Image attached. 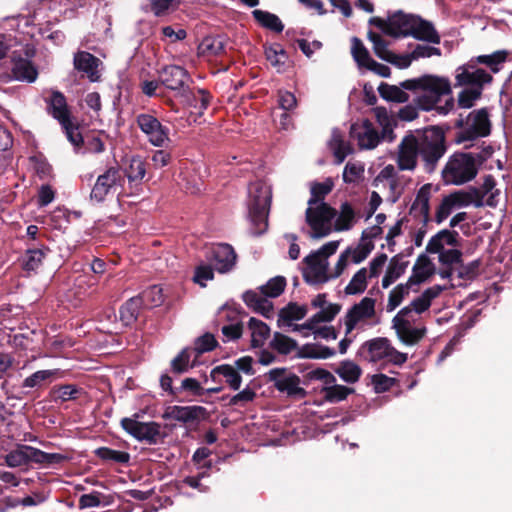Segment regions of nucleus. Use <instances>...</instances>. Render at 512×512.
Here are the masks:
<instances>
[{
    "label": "nucleus",
    "mask_w": 512,
    "mask_h": 512,
    "mask_svg": "<svg viewBox=\"0 0 512 512\" xmlns=\"http://www.w3.org/2000/svg\"><path fill=\"white\" fill-rule=\"evenodd\" d=\"M141 301L138 298H131L120 308V320L124 325H130L136 320L139 313Z\"/></svg>",
    "instance_id": "obj_47"
},
{
    "label": "nucleus",
    "mask_w": 512,
    "mask_h": 512,
    "mask_svg": "<svg viewBox=\"0 0 512 512\" xmlns=\"http://www.w3.org/2000/svg\"><path fill=\"white\" fill-rule=\"evenodd\" d=\"M5 463L11 468H17L36 463V448L28 445H19L16 449L7 453L4 457Z\"/></svg>",
    "instance_id": "obj_27"
},
{
    "label": "nucleus",
    "mask_w": 512,
    "mask_h": 512,
    "mask_svg": "<svg viewBox=\"0 0 512 512\" xmlns=\"http://www.w3.org/2000/svg\"><path fill=\"white\" fill-rule=\"evenodd\" d=\"M218 375H221L225 378V382L231 389H240L242 377L234 366L228 364L216 366L211 371V377L212 379H215Z\"/></svg>",
    "instance_id": "obj_32"
},
{
    "label": "nucleus",
    "mask_w": 512,
    "mask_h": 512,
    "mask_svg": "<svg viewBox=\"0 0 512 512\" xmlns=\"http://www.w3.org/2000/svg\"><path fill=\"white\" fill-rule=\"evenodd\" d=\"M368 269L363 267L359 269L351 278L349 283L346 285L344 292L347 295H357L363 293L368 284Z\"/></svg>",
    "instance_id": "obj_38"
},
{
    "label": "nucleus",
    "mask_w": 512,
    "mask_h": 512,
    "mask_svg": "<svg viewBox=\"0 0 512 512\" xmlns=\"http://www.w3.org/2000/svg\"><path fill=\"white\" fill-rule=\"evenodd\" d=\"M121 426L127 433L141 441L156 443L160 436V426L155 422H140L134 418H124Z\"/></svg>",
    "instance_id": "obj_15"
},
{
    "label": "nucleus",
    "mask_w": 512,
    "mask_h": 512,
    "mask_svg": "<svg viewBox=\"0 0 512 512\" xmlns=\"http://www.w3.org/2000/svg\"><path fill=\"white\" fill-rule=\"evenodd\" d=\"M122 182L123 178L119 169L115 167L107 169L103 174L98 176L91 191V199L96 202L104 201L108 195L117 191V188L121 186Z\"/></svg>",
    "instance_id": "obj_13"
},
{
    "label": "nucleus",
    "mask_w": 512,
    "mask_h": 512,
    "mask_svg": "<svg viewBox=\"0 0 512 512\" xmlns=\"http://www.w3.org/2000/svg\"><path fill=\"white\" fill-rule=\"evenodd\" d=\"M195 351L190 348L183 349L181 353L172 361V369L174 372L183 373L187 371L194 364H190V358Z\"/></svg>",
    "instance_id": "obj_59"
},
{
    "label": "nucleus",
    "mask_w": 512,
    "mask_h": 512,
    "mask_svg": "<svg viewBox=\"0 0 512 512\" xmlns=\"http://www.w3.org/2000/svg\"><path fill=\"white\" fill-rule=\"evenodd\" d=\"M402 88V86L398 87L395 85L381 84L378 91L381 97L386 100L404 103L408 101L409 96Z\"/></svg>",
    "instance_id": "obj_45"
},
{
    "label": "nucleus",
    "mask_w": 512,
    "mask_h": 512,
    "mask_svg": "<svg viewBox=\"0 0 512 512\" xmlns=\"http://www.w3.org/2000/svg\"><path fill=\"white\" fill-rule=\"evenodd\" d=\"M442 287L435 285L427 288L421 295L411 301V303L403 309L409 310V316L415 317V314H421L429 309L432 301L436 299L442 292Z\"/></svg>",
    "instance_id": "obj_26"
},
{
    "label": "nucleus",
    "mask_w": 512,
    "mask_h": 512,
    "mask_svg": "<svg viewBox=\"0 0 512 512\" xmlns=\"http://www.w3.org/2000/svg\"><path fill=\"white\" fill-rule=\"evenodd\" d=\"M407 263L402 261L398 256H394L390 259L385 275L382 279V287L388 288L397 279H399L405 272Z\"/></svg>",
    "instance_id": "obj_34"
},
{
    "label": "nucleus",
    "mask_w": 512,
    "mask_h": 512,
    "mask_svg": "<svg viewBox=\"0 0 512 512\" xmlns=\"http://www.w3.org/2000/svg\"><path fill=\"white\" fill-rule=\"evenodd\" d=\"M404 89L420 91L417 104L422 110L436 108L443 96L451 95V83L448 78L437 75H423L419 78L408 79L401 83Z\"/></svg>",
    "instance_id": "obj_2"
},
{
    "label": "nucleus",
    "mask_w": 512,
    "mask_h": 512,
    "mask_svg": "<svg viewBox=\"0 0 512 512\" xmlns=\"http://www.w3.org/2000/svg\"><path fill=\"white\" fill-rule=\"evenodd\" d=\"M50 110L53 117L56 118L61 125H65L67 121L70 120L66 99L60 92L52 93L50 98Z\"/></svg>",
    "instance_id": "obj_35"
},
{
    "label": "nucleus",
    "mask_w": 512,
    "mask_h": 512,
    "mask_svg": "<svg viewBox=\"0 0 512 512\" xmlns=\"http://www.w3.org/2000/svg\"><path fill=\"white\" fill-rule=\"evenodd\" d=\"M209 261L219 273L229 272L236 264V253L228 244H217L211 248Z\"/></svg>",
    "instance_id": "obj_18"
},
{
    "label": "nucleus",
    "mask_w": 512,
    "mask_h": 512,
    "mask_svg": "<svg viewBox=\"0 0 512 512\" xmlns=\"http://www.w3.org/2000/svg\"><path fill=\"white\" fill-rule=\"evenodd\" d=\"M329 146L333 151L337 164H341L352 153L350 145L343 140L342 135L336 130L332 133Z\"/></svg>",
    "instance_id": "obj_39"
},
{
    "label": "nucleus",
    "mask_w": 512,
    "mask_h": 512,
    "mask_svg": "<svg viewBox=\"0 0 512 512\" xmlns=\"http://www.w3.org/2000/svg\"><path fill=\"white\" fill-rule=\"evenodd\" d=\"M286 286V280L282 276H276L270 279L265 285L261 286L259 289L261 292L270 298L278 297Z\"/></svg>",
    "instance_id": "obj_51"
},
{
    "label": "nucleus",
    "mask_w": 512,
    "mask_h": 512,
    "mask_svg": "<svg viewBox=\"0 0 512 512\" xmlns=\"http://www.w3.org/2000/svg\"><path fill=\"white\" fill-rule=\"evenodd\" d=\"M368 38L373 44L374 53L379 58L386 61L387 57L391 53V51L387 47L386 41L379 34L374 33L372 31L368 32Z\"/></svg>",
    "instance_id": "obj_63"
},
{
    "label": "nucleus",
    "mask_w": 512,
    "mask_h": 512,
    "mask_svg": "<svg viewBox=\"0 0 512 512\" xmlns=\"http://www.w3.org/2000/svg\"><path fill=\"white\" fill-rule=\"evenodd\" d=\"M373 249V242L361 239L360 243L356 247H348L340 253L337 259V270L342 271L343 273L350 264H359L363 262Z\"/></svg>",
    "instance_id": "obj_17"
},
{
    "label": "nucleus",
    "mask_w": 512,
    "mask_h": 512,
    "mask_svg": "<svg viewBox=\"0 0 512 512\" xmlns=\"http://www.w3.org/2000/svg\"><path fill=\"white\" fill-rule=\"evenodd\" d=\"M455 79L457 86L481 87L482 90L484 84L491 82L492 76L469 63L457 68Z\"/></svg>",
    "instance_id": "obj_16"
},
{
    "label": "nucleus",
    "mask_w": 512,
    "mask_h": 512,
    "mask_svg": "<svg viewBox=\"0 0 512 512\" xmlns=\"http://www.w3.org/2000/svg\"><path fill=\"white\" fill-rule=\"evenodd\" d=\"M374 115L378 124L382 128V138L388 141H393L395 138L393 128L396 125L394 116L383 107H376L374 109Z\"/></svg>",
    "instance_id": "obj_33"
},
{
    "label": "nucleus",
    "mask_w": 512,
    "mask_h": 512,
    "mask_svg": "<svg viewBox=\"0 0 512 512\" xmlns=\"http://www.w3.org/2000/svg\"><path fill=\"white\" fill-rule=\"evenodd\" d=\"M265 56L267 61L275 67L278 71H280L286 60L287 55L285 51L282 49L280 45H272L265 49Z\"/></svg>",
    "instance_id": "obj_50"
},
{
    "label": "nucleus",
    "mask_w": 512,
    "mask_h": 512,
    "mask_svg": "<svg viewBox=\"0 0 512 512\" xmlns=\"http://www.w3.org/2000/svg\"><path fill=\"white\" fill-rule=\"evenodd\" d=\"M485 194V203L489 207H496L500 199V190L495 188V180L492 177H486L482 185Z\"/></svg>",
    "instance_id": "obj_53"
},
{
    "label": "nucleus",
    "mask_w": 512,
    "mask_h": 512,
    "mask_svg": "<svg viewBox=\"0 0 512 512\" xmlns=\"http://www.w3.org/2000/svg\"><path fill=\"white\" fill-rule=\"evenodd\" d=\"M159 78L161 83L171 90L184 89L190 80L187 72L182 67L175 65L165 67L160 72Z\"/></svg>",
    "instance_id": "obj_24"
},
{
    "label": "nucleus",
    "mask_w": 512,
    "mask_h": 512,
    "mask_svg": "<svg viewBox=\"0 0 512 512\" xmlns=\"http://www.w3.org/2000/svg\"><path fill=\"white\" fill-rule=\"evenodd\" d=\"M411 136L417 140V148L427 164L434 166L444 155V133L440 128L431 126L424 130H417L411 133Z\"/></svg>",
    "instance_id": "obj_5"
},
{
    "label": "nucleus",
    "mask_w": 512,
    "mask_h": 512,
    "mask_svg": "<svg viewBox=\"0 0 512 512\" xmlns=\"http://www.w3.org/2000/svg\"><path fill=\"white\" fill-rule=\"evenodd\" d=\"M114 501L111 495H104L98 491H93L89 494H83L79 498L80 509L97 508L100 506H108Z\"/></svg>",
    "instance_id": "obj_36"
},
{
    "label": "nucleus",
    "mask_w": 512,
    "mask_h": 512,
    "mask_svg": "<svg viewBox=\"0 0 512 512\" xmlns=\"http://www.w3.org/2000/svg\"><path fill=\"white\" fill-rule=\"evenodd\" d=\"M351 54L359 68H368L373 59L363 43L356 37L351 40Z\"/></svg>",
    "instance_id": "obj_43"
},
{
    "label": "nucleus",
    "mask_w": 512,
    "mask_h": 512,
    "mask_svg": "<svg viewBox=\"0 0 512 512\" xmlns=\"http://www.w3.org/2000/svg\"><path fill=\"white\" fill-rule=\"evenodd\" d=\"M350 133L361 149H374L380 142L378 132L368 120L353 124Z\"/></svg>",
    "instance_id": "obj_20"
},
{
    "label": "nucleus",
    "mask_w": 512,
    "mask_h": 512,
    "mask_svg": "<svg viewBox=\"0 0 512 512\" xmlns=\"http://www.w3.org/2000/svg\"><path fill=\"white\" fill-rule=\"evenodd\" d=\"M227 40L223 36L205 37L198 46V52L202 56H219L225 52Z\"/></svg>",
    "instance_id": "obj_31"
},
{
    "label": "nucleus",
    "mask_w": 512,
    "mask_h": 512,
    "mask_svg": "<svg viewBox=\"0 0 512 512\" xmlns=\"http://www.w3.org/2000/svg\"><path fill=\"white\" fill-rule=\"evenodd\" d=\"M375 304V299L364 297L347 311L344 317L346 335L354 329H364L374 323L376 316Z\"/></svg>",
    "instance_id": "obj_11"
},
{
    "label": "nucleus",
    "mask_w": 512,
    "mask_h": 512,
    "mask_svg": "<svg viewBox=\"0 0 512 512\" xmlns=\"http://www.w3.org/2000/svg\"><path fill=\"white\" fill-rule=\"evenodd\" d=\"M433 186L430 183L424 184L416 193V197L410 208V215L418 219L422 224H426L429 220L430 205L429 201L432 196Z\"/></svg>",
    "instance_id": "obj_22"
},
{
    "label": "nucleus",
    "mask_w": 512,
    "mask_h": 512,
    "mask_svg": "<svg viewBox=\"0 0 512 512\" xmlns=\"http://www.w3.org/2000/svg\"><path fill=\"white\" fill-rule=\"evenodd\" d=\"M249 216L255 226L254 234H261L267 229V217L272 198L271 187L263 181H256L249 186Z\"/></svg>",
    "instance_id": "obj_4"
},
{
    "label": "nucleus",
    "mask_w": 512,
    "mask_h": 512,
    "mask_svg": "<svg viewBox=\"0 0 512 512\" xmlns=\"http://www.w3.org/2000/svg\"><path fill=\"white\" fill-rule=\"evenodd\" d=\"M78 392L74 385L57 386L51 390V397L54 401L64 402L75 399Z\"/></svg>",
    "instance_id": "obj_62"
},
{
    "label": "nucleus",
    "mask_w": 512,
    "mask_h": 512,
    "mask_svg": "<svg viewBox=\"0 0 512 512\" xmlns=\"http://www.w3.org/2000/svg\"><path fill=\"white\" fill-rule=\"evenodd\" d=\"M333 188V181L326 179L322 183H313L311 185V198L308 201L323 202L322 199L330 193Z\"/></svg>",
    "instance_id": "obj_64"
},
{
    "label": "nucleus",
    "mask_w": 512,
    "mask_h": 512,
    "mask_svg": "<svg viewBox=\"0 0 512 512\" xmlns=\"http://www.w3.org/2000/svg\"><path fill=\"white\" fill-rule=\"evenodd\" d=\"M469 199V195L463 190L455 191L443 197L436 210V222L440 224L447 219L453 211L469 206Z\"/></svg>",
    "instance_id": "obj_19"
},
{
    "label": "nucleus",
    "mask_w": 512,
    "mask_h": 512,
    "mask_svg": "<svg viewBox=\"0 0 512 512\" xmlns=\"http://www.w3.org/2000/svg\"><path fill=\"white\" fill-rule=\"evenodd\" d=\"M303 264V278L311 285L324 284L342 275V271L337 270V262L330 267L329 261L315 252L307 255L303 259Z\"/></svg>",
    "instance_id": "obj_6"
},
{
    "label": "nucleus",
    "mask_w": 512,
    "mask_h": 512,
    "mask_svg": "<svg viewBox=\"0 0 512 512\" xmlns=\"http://www.w3.org/2000/svg\"><path fill=\"white\" fill-rule=\"evenodd\" d=\"M356 221L355 213L348 203L341 205L340 214L335 221V229L337 231L349 230Z\"/></svg>",
    "instance_id": "obj_48"
},
{
    "label": "nucleus",
    "mask_w": 512,
    "mask_h": 512,
    "mask_svg": "<svg viewBox=\"0 0 512 512\" xmlns=\"http://www.w3.org/2000/svg\"><path fill=\"white\" fill-rule=\"evenodd\" d=\"M458 233L447 229L434 235L426 246V252L439 255V262L444 265L457 263L461 253L456 249Z\"/></svg>",
    "instance_id": "obj_9"
},
{
    "label": "nucleus",
    "mask_w": 512,
    "mask_h": 512,
    "mask_svg": "<svg viewBox=\"0 0 512 512\" xmlns=\"http://www.w3.org/2000/svg\"><path fill=\"white\" fill-rule=\"evenodd\" d=\"M271 345L275 350L282 354H288L296 348V342L281 333L274 334Z\"/></svg>",
    "instance_id": "obj_61"
},
{
    "label": "nucleus",
    "mask_w": 512,
    "mask_h": 512,
    "mask_svg": "<svg viewBox=\"0 0 512 512\" xmlns=\"http://www.w3.org/2000/svg\"><path fill=\"white\" fill-rule=\"evenodd\" d=\"M271 378L275 382V387L281 391L287 393L289 396L303 397L305 391L300 387V379L298 376L293 374H285L280 370H272L270 372Z\"/></svg>",
    "instance_id": "obj_23"
},
{
    "label": "nucleus",
    "mask_w": 512,
    "mask_h": 512,
    "mask_svg": "<svg viewBox=\"0 0 512 512\" xmlns=\"http://www.w3.org/2000/svg\"><path fill=\"white\" fill-rule=\"evenodd\" d=\"M261 290H249L243 294V301L255 312L260 313L266 318L273 315V304L267 299Z\"/></svg>",
    "instance_id": "obj_25"
},
{
    "label": "nucleus",
    "mask_w": 512,
    "mask_h": 512,
    "mask_svg": "<svg viewBox=\"0 0 512 512\" xmlns=\"http://www.w3.org/2000/svg\"><path fill=\"white\" fill-rule=\"evenodd\" d=\"M48 249L41 248V249H29L24 257L23 265L26 270H35L37 269L45 255Z\"/></svg>",
    "instance_id": "obj_56"
},
{
    "label": "nucleus",
    "mask_w": 512,
    "mask_h": 512,
    "mask_svg": "<svg viewBox=\"0 0 512 512\" xmlns=\"http://www.w3.org/2000/svg\"><path fill=\"white\" fill-rule=\"evenodd\" d=\"M361 352L370 362H385L395 365H402L407 361V354L399 352L390 343L387 338L378 337L366 341Z\"/></svg>",
    "instance_id": "obj_8"
},
{
    "label": "nucleus",
    "mask_w": 512,
    "mask_h": 512,
    "mask_svg": "<svg viewBox=\"0 0 512 512\" xmlns=\"http://www.w3.org/2000/svg\"><path fill=\"white\" fill-rule=\"evenodd\" d=\"M482 94L481 87H468L461 91L458 95V105L461 108H471L475 101L480 98Z\"/></svg>",
    "instance_id": "obj_54"
},
{
    "label": "nucleus",
    "mask_w": 512,
    "mask_h": 512,
    "mask_svg": "<svg viewBox=\"0 0 512 512\" xmlns=\"http://www.w3.org/2000/svg\"><path fill=\"white\" fill-rule=\"evenodd\" d=\"M336 213L324 202L308 201L306 210V222L311 228L313 238L327 236L332 230V220Z\"/></svg>",
    "instance_id": "obj_10"
},
{
    "label": "nucleus",
    "mask_w": 512,
    "mask_h": 512,
    "mask_svg": "<svg viewBox=\"0 0 512 512\" xmlns=\"http://www.w3.org/2000/svg\"><path fill=\"white\" fill-rule=\"evenodd\" d=\"M137 124L152 145L163 147L170 141L169 129L162 125L154 116L140 114L137 117Z\"/></svg>",
    "instance_id": "obj_14"
},
{
    "label": "nucleus",
    "mask_w": 512,
    "mask_h": 512,
    "mask_svg": "<svg viewBox=\"0 0 512 512\" xmlns=\"http://www.w3.org/2000/svg\"><path fill=\"white\" fill-rule=\"evenodd\" d=\"M409 310L401 309L393 318L392 325L399 340L408 346L417 344L426 334L424 326H414L415 317L409 316Z\"/></svg>",
    "instance_id": "obj_12"
},
{
    "label": "nucleus",
    "mask_w": 512,
    "mask_h": 512,
    "mask_svg": "<svg viewBox=\"0 0 512 512\" xmlns=\"http://www.w3.org/2000/svg\"><path fill=\"white\" fill-rule=\"evenodd\" d=\"M457 126L460 128L456 136V142L459 144L485 137L490 134L491 128L488 111L484 108L475 110L467 116L466 120H458Z\"/></svg>",
    "instance_id": "obj_7"
},
{
    "label": "nucleus",
    "mask_w": 512,
    "mask_h": 512,
    "mask_svg": "<svg viewBox=\"0 0 512 512\" xmlns=\"http://www.w3.org/2000/svg\"><path fill=\"white\" fill-rule=\"evenodd\" d=\"M248 327L251 331L252 345L254 347L262 346L270 334L269 327L256 318H250Z\"/></svg>",
    "instance_id": "obj_40"
},
{
    "label": "nucleus",
    "mask_w": 512,
    "mask_h": 512,
    "mask_svg": "<svg viewBox=\"0 0 512 512\" xmlns=\"http://www.w3.org/2000/svg\"><path fill=\"white\" fill-rule=\"evenodd\" d=\"M307 312L308 310L305 305L289 303L286 307L280 310L278 322L283 325H290L293 321L303 319Z\"/></svg>",
    "instance_id": "obj_37"
},
{
    "label": "nucleus",
    "mask_w": 512,
    "mask_h": 512,
    "mask_svg": "<svg viewBox=\"0 0 512 512\" xmlns=\"http://www.w3.org/2000/svg\"><path fill=\"white\" fill-rule=\"evenodd\" d=\"M340 306L337 304H328L323 308L319 309V312H317L315 315H313L306 323L303 325L295 326V330L298 329H315V326H317L319 323H326L331 322L335 316L339 313Z\"/></svg>",
    "instance_id": "obj_30"
},
{
    "label": "nucleus",
    "mask_w": 512,
    "mask_h": 512,
    "mask_svg": "<svg viewBox=\"0 0 512 512\" xmlns=\"http://www.w3.org/2000/svg\"><path fill=\"white\" fill-rule=\"evenodd\" d=\"M13 74L17 80L34 82L38 72L30 61L20 59L13 66Z\"/></svg>",
    "instance_id": "obj_42"
},
{
    "label": "nucleus",
    "mask_w": 512,
    "mask_h": 512,
    "mask_svg": "<svg viewBox=\"0 0 512 512\" xmlns=\"http://www.w3.org/2000/svg\"><path fill=\"white\" fill-rule=\"evenodd\" d=\"M335 372L344 382L350 384L357 382L362 374L359 365L352 361L341 362Z\"/></svg>",
    "instance_id": "obj_41"
},
{
    "label": "nucleus",
    "mask_w": 512,
    "mask_h": 512,
    "mask_svg": "<svg viewBox=\"0 0 512 512\" xmlns=\"http://www.w3.org/2000/svg\"><path fill=\"white\" fill-rule=\"evenodd\" d=\"M302 356L312 359H327L334 355V351L321 345H305L302 348Z\"/></svg>",
    "instance_id": "obj_57"
},
{
    "label": "nucleus",
    "mask_w": 512,
    "mask_h": 512,
    "mask_svg": "<svg viewBox=\"0 0 512 512\" xmlns=\"http://www.w3.org/2000/svg\"><path fill=\"white\" fill-rule=\"evenodd\" d=\"M435 273V265L428 258L427 255L421 254L412 270V275L409 277V281L412 284H420L427 281Z\"/></svg>",
    "instance_id": "obj_29"
},
{
    "label": "nucleus",
    "mask_w": 512,
    "mask_h": 512,
    "mask_svg": "<svg viewBox=\"0 0 512 512\" xmlns=\"http://www.w3.org/2000/svg\"><path fill=\"white\" fill-rule=\"evenodd\" d=\"M480 164L479 158L472 153H454L442 169L443 182L456 186L466 184L476 177Z\"/></svg>",
    "instance_id": "obj_3"
},
{
    "label": "nucleus",
    "mask_w": 512,
    "mask_h": 512,
    "mask_svg": "<svg viewBox=\"0 0 512 512\" xmlns=\"http://www.w3.org/2000/svg\"><path fill=\"white\" fill-rule=\"evenodd\" d=\"M413 285L409 280L406 283H401L394 287L388 297L387 311L395 310L403 300L409 295L410 287Z\"/></svg>",
    "instance_id": "obj_44"
},
{
    "label": "nucleus",
    "mask_w": 512,
    "mask_h": 512,
    "mask_svg": "<svg viewBox=\"0 0 512 512\" xmlns=\"http://www.w3.org/2000/svg\"><path fill=\"white\" fill-rule=\"evenodd\" d=\"M253 15L263 26L276 32L283 30V24L276 15L261 10H255Z\"/></svg>",
    "instance_id": "obj_55"
},
{
    "label": "nucleus",
    "mask_w": 512,
    "mask_h": 512,
    "mask_svg": "<svg viewBox=\"0 0 512 512\" xmlns=\"http://www.w3.org/2000/svg\"><path fill=\"white\" fill-rule=\"evenodd\" d=\"M325 399L329 402L344 400L353 390L343 385L334 384L323 388Z\"/></svg>",
    "instance_id": "obj_58"
},
{
    "label": "nucleus",
    "mask_w": 512,
    "mask_h": 512,
    "mask_svg": "<svg viewBox=\"0 0 512 512\" xmlns=\"http://www.w3.org/2000/svg\"><path fill=\"white\" fill-rule=\"evenodd\" d=\"M364 164L361 162H348L343 171V180L348 184H358L364 178Z\"/></svg>",
    "instance_id": "obj_46"
},
{
    "label": "nucleus",
    "mask_w": 512,
    "mask_h": 512,
    "mask_svg": "<svg viewBox=\"0 0 512 512\" xmlns=\"http://www.w3.org/2000/svg\"><path fill=\"white\" fill-rule=\"evenodd\" d=\"M369 24L375 25L385 34L392 37L413 36L419 40L434 44L440 42L439 35L431 23L411 14L397 11L385 20L380 17H372Z\"/></svg>",
    "instance_id": "obj_1"
},
{
    "label": "nucleus",
    "mask_w": 512,
    "mask_h": 512,
    "mask_svg": "<svg viewBox=\"0 0 512 512\" xmlns=\"http://www.w3.org/2000/svg\"><path fill=\"white\" fill-rule=\"evenodd\" d=\"M59 370H40L24 380L23 386L27 388H33L39 386L42 382H51L57 378Z\"/></svg>",
    "instance_id": "obj_49"
},
{
    "label": "nucleus",
    "mask_w": 512,
    "mask_h": 512,
    "mask_svg": "<svg viewBox=\"0 0 512 512\" xmlns=\"http://www.w3.org/2000/svg\"><path fill=\"white\" fill-rule=\"evenodd\" d=\"M99 64V59L88 52H80L74 57L75 68L84 72L93 82L100 78Z\"/></svg>",
    "instance_id": "obj_28"
},
{
    "label": "nucleus",
    "mask_w": 512,
    "mask_h": 512,
    "mask_svg": "<svg viewBox=\"0 0 512 512\" xmlns=\"http://www.w3.org/2000/svg\"><path fill=\"white\" fill-rule=\"evenodd\" d=\"M146 169L143 160L140 157H133L126 169V175L130 181L142 180L145 176Z\"/></svg>",
    "instance_id": "obj_60"
},
{
    "label": "nucleus",
    "mask_w": 512,
    "mask_h": 512,
    "mask_svg": "<svg viewBox=\"0 0 512 512\" xmlns=\"http://www.w3.org/2000/svg\"><path fill=\"white\" fill-rule=\"evenodd\" d=\"M507 53L505 51H496L490 55H481L477 57V61L487 65L493 73L500 71V66L505 62Z\"/></svg>",
    "instance_id": "obj_52"
},
{
    "label": "nucleus",
    "mask_w": 512,
    "mask_h": 512,
    "mask_svg": "<svg viewBox=\"0 0 512 512\" xmlns=\"http://www.w3.org/2000/svg\"><path fill=\"white\" fill-rule=\"evenodd\" d=\"M420 154L417 148V140L411 134L406 135L398 149L397 164L400 170H413Z\"/></svg>",
    "instance_id": "obj_21"
}]
</instances>
